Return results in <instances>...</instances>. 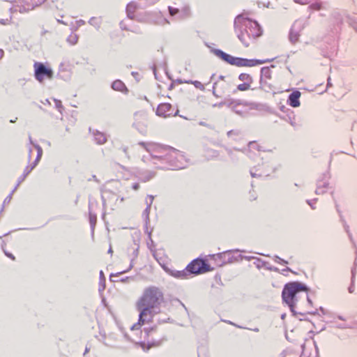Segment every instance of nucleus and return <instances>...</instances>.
Here are the masks:
<instances>
[{
	"label": "nucleus",
	"instance_id": "nucleus-1",
	"mask_svg": "<svg viewBox=\"0 0 357 357\" xmlns=\"http://www.w3.org/2000/svg\"><path fill=\"white\" fill-rule=\"evenodd\" d=\"M235 31L239 40L245 47L250 45V39L255 38L261 34L258 23L243 15H238L234 20Z\"/></svg>",
	"mask_w": 357,
	"mask_h": 357
},
{
	"label": "nucleus",
	"instance_id": "nucleus-2",
	"mask_svg": "<svg viewBox=\"0 0 357 357\" xmlns=\"http://www.w3.org/2000/svg\"><path fill=\"white\" fill-rule=\"evenodd\" d=\"M163 301L162 291L155 287L146 288L137 303V308L141 312L150 311L158 307Z\"/></svg>",
	"mask_w": 357,
	"mask_h": 357
},
{
	"label": "nucleus",
	"instance_id": "nucleus-3",
	"mask_svg": "<svg viewBox=\"0 0 357 357\" xmlns=\"http://www.w3.org/2000/svg\"><path fill=\"white\" fill-rule=\"evenodd\" d=\"M307 291V287L298 282H289L284 285L282 292V301L289 307L291 312H295L301 294Z\"/></svg>",
	"mask_w": 357,
	"mask_h": 357
},
{
	"label": "nucleus",
	"instance_id": "nucleus-4",
	"mask_svg": "<svg viewBox=\"0 0 357 357\" xmlns=\"http://www.w3.org/2000/svg\"><path fill=\"white\" fill-rule=\"evenodd\" d=\"M215 54L226 63L237 67H255L266 63L271 62L273 59H248L233 56L220 50H215Z\"/></svg>",
	"mask_w": 357,
	"mask_h": 357
},
{
	"label": "nucleus",
	"instance_id": "nucleus-5",
	"mask_svg": "<svg viewBox=\"0 0 357 357\" xmlns=\"http://www.w3.org/2000/svg\"><path fill=\"white\" fill-rule=\"evenodd\" d=\"M186 270L190 273L199 275L206 272L212 271L213 268H211L210 265L206 262L205 260L197 258L192 260L187 266Z\"/></svg>",
	"mask_w": 357,
	"mask_h": 357
},
{
	"label": "nucleus",
	"instance_id": "nucleus-6",
	"mask_svg": "<svg viewBox=\"0 0 357 357\" xmlns=\"http://www.w3.org/2000/svg\"><path fill=\"white\" fill-rule=\"evenodd\" d=\"M274 66L272 65L270 67H263L261 69L260 76V88L264 91H269L273 89V84L270 82L273 79V70Z\"/></svg>",
	"mask_w": 357,
	"mask_h": 357
},
{
	"label": "nucleus",
	"instance_id": "nucleus-7",
	"mask_svg": "<svg viewBox=\"0 0 357 357\" xmlns=\"http://www.w3.org/2000/svg\"><path fill=\"white\" fill-rule=\"evenodd\" d=\"M35 68V77L40 82H43L45 78L51 79L53 76V72L51 69L47 68L44 64L41 63H36Z\"/></svg>",
	"mask_w": 357,
	"mask_h": 357
},
{
	"label": "nucleus",
	"instance_id": "nucleus-8",
	"mask_svg": "<svg viewBox=\"0 0 357 357\" xmlns=\"http://www.w3.org/2000/svg\"><path fill=\"white\" fill-rule=\"evenodd\" d=\"M178 113V109L174 108L169 103L160 104L156 110V114L163 118L175 116Z\"/></svg>",
	"mask_w": 357,
	"mask_h": 357
},
{
	"label": "nucleus",
	"instance_id": "nucleus-9",
	"mask_svg": "<svg viewBox=\"0 0 357 357\" xmlns=\"http://www.w3.org/2000/svg\"><path fill=\"white\" fill-rule=\"evenodd\" d=\"M301 93L299 91H294L288 97L287 103L292 107H298L301 105L300 98Z\"/></svg>",
	"mask_w": 357,
	"mask_h": 357
},
{
	"label": "nucleus",
	"instance_id": "nucleus-10",
	"mask_svg": "<svg viewBox=\"0 0 357 357\" xmlns=\"http://www.w3.org/2000/svg\"><path fill=\"white\" fill-rule=\"evenodd\" d=\"M37 156L34 161L24 169V177L27 176L38 165L43 155V150L39 146H36Z\"/></svg>",
	"mask_w": 357,
	"mask_h": 357
},
{
	"label": "nucleus",
	"instance_id": "nucleus-11",
	"mask_svg": "<svg viewBox=\"0 0 357 357\" xmlns=\"http://www.w3.org/2000/svg\"><path fill=\"white\" fill-rule=\"evenodd\" d=\"M137 8L138 5L135 2H130L127 5L126 12L129 18L139 20L136 15Z\"/></svg>",
	"mask_w": 357,
	"mask_h": 357
},
{
	"label": "nucleus",
	"instance_id": "nucleus-12",
	"mask_svg": "<svg viewBox=\"0 0 357 357\" xmlns=\"http://www.w3.org/2000/svg\"><path fill=\"white\" fill-rule=\"evenodd\" d=\"M160 263L162 268L167 272L173 275L175 278H184L185 277V273L184 271H171L168 268L167 266L165 264H162L159 260H158Z\"/></svg>",
	"mask_w": 357,
	"mask_h": 357
},
{
	"label": "nucleus",
	"instance_id": "nucleus-13",
	"mask_svg": "<svg viewBox=\"0 0 357 357\" xmlns=\"http://www.w3.org/2000/svg\"><path fill=\"white\" fill-rule=\"evenodd\" d=\"M225 89V82L223 79H220V80L215 82L213 87V93L216 95H218V93L223 92Z\"/></svg>",
	"mask_w": 357,
	"mask_h": 357
},
{
	"label": "nucleus",
	"instance_id": "nucleus-14",
	"mask_svg": "<svg viewBox=\"0 0 357 357\" xmlns=\"http://www.w3.org/2000/svg\"><path fill=\"white\" fill-rule=\"evenodd\" d=\"M112 87L114 90L123 92L127 90L125 84L121 80H116L112 83Z\"/></svg>",
	"mask_w": 357,
	"mask_h": 357
},
{
	"label": "nucleus",
	"instance_id": "nucleus-15",
	"mask_svg": "<svg viewBox=\"0 0 357 357\" xmlns=\"http://www.w3.org/2000/svg\"><path fill=\"white\" fill-rule=\"evenodd\" d=\"M95 140L98 144H104L107 142L105 135L101 132L96 131L94 132Z\"/></svg>",
	"mask_w": 357,
	"mask_h": 357
},
{
	"label": "nucleus",
	"instance_id": "nucleus-16",
	"mask_svg": "<svg viewBox=\"0 0 357 357\" xmlns=\"http://www.w3.org/2000/svg\"><path fill=\"white\" fill-rule=\"evenodd\" d=\"M238 79L243 82V83H248L250 85H252L253 83V78L248 73H241L238 75Z\"/></svg>",
	"mask_w": 357,
	"mask_h": 357
},
{
	"label": "nucleus",
	"instance_id": "nucleus-17",
	"mask_svg": "<svg viewBox=\"0 0 357 357\" xmlns=\"http://www.w3.org/2000/svg\"><path fill=\"white\" fill-rule=\"evenodd\" d=\"M252 85L248 83H242L237 86V90L240 91H246L250 90Z\"/></svg>",
	"mask_w": 357,
	"mask_h": 357
},
{
	"label": "nucleus",
	"instance_id": "nucleus-18",
	"mask_svg": "<svg viewBox=\"0 0 357 357\" xmlns=\"http://www.w3.org/2000/svg\"><path fill=\"white\" fill-rule=\"evenodd\" d=\"M178 11L179 10H178V8H173V7H171V6L169 7V14L172 16H174V15H176L178 13Z\"/></svg>",
	"mask_w": 357,
	"mask_h": 357
},
{
	"label": "nucleus",
	"instance_id": "nucleus-19",
	"mask_svg": "<svg viewBox=\"0 0 357 357\" xmlns=\"http://www.w3.org/2000/svg\"><path fill=\"white\" fill-rule=\"evenodd\" d=\"M151 315V314H146V313H144V314H140L139 315V325H142L144 324V319L148 316Z\"/></svg>",
	"mask_w": 357,
	"mask_h": 357
},
{
	"label": "nucleus",
	"instance_id": "nucleus-20",
	"mask_svg": "<svg viewBox=\"0 0 357 357\" xmlns=\"http://www.w3.org/2000/svg\"><path fill=\"white\" fill-rule=\"evenodd\" d=\"M56 107L58 108L59 111L60 112V113H62V111L63 109V106L62 105V102L60 100H56Z\"/></svg>",
	"mask_w": 357,
	"mask_h": 357
},
{
	"label": "nucleus",
	"instance_id": "nucleus-21",
	"mask_svg": "<svg viewBox=\"0 0 357 357\" xmlns=\"http://www.w3.org/2000/svg\"><path fill=\"white\" fill-rule=\"evenodd\" d=\"M311 8L313 9V10H319L321 9V5L319 3H313L311 5Z\"/></svg>",
	"mask_w": 357,
	"mask_h": 357
},
{
	"label": "nucleus",
	"instance_id": "nucleus-22",
	"mask_svg": "<svg viewBox=\"0 0 357 357\" xmlns=\"http://www.w3.org/2000/svg\"><path fill=\"white\" fill-rule=\"evenodd\" d=\"M5 254H6V255L8 257L10 258L12 260H15V257L12 254L8 253V252H5Z\"/></svg>",
	"mask_w": 357,
	"mask_h": 357
},
{
	"label": "nucleus",
	"instance_id": "nucleus-23",
	"mask_svg": "<svg viewBox=\"0 0 357 357\" xmlns=\"http://www.w3.org/2000/svg\"><path fill=\"white\" fill-rule=\"evenodd\" d=\"M139 188V183H134L132 185V189L135 190H137Z\"/></svg>",
	"mask_w": 357,
	"mask_h": 357
},
{
	"label": "nucleus",
	"instance_id": "nucleus-24",
	"mask_svg": "<svg viewBox=\"0 0 357 357\" xmlns=\"http://www.w3.org/2000/svg\"><path fill=\"white\" fill-rule=\"evenodd\" d=\"M122 150L125 153H128V148L127 146H123Z\"/></svg>",
	"mask_w": 357,
	"mask_h": 357
},
{
	"label": "nucleus",
	"instance_id": "nucleus-25",
	"mask_svg": "<svg viewBox=\"0 0 357 357\" xmlns=\"http://www.w3.org/2000/svg\"><path fill=\"white\" fill-rule=\"evenodd\" d=\"M3 55V50H0V57H2Z\"/></svg>",
	"mask_w": 357,
	"mask_h": 357
},
{
	"label": "nucleus",
	"instance_id": "nucleus-26",
	"mask_svg": "<svg viewBox=\"0 0 357 357\" xmlns=\"http://www.w3.org/2000/svg\"><path fill=\"white\" fill-rule=\"evenodd\" d=\"M139 144H140L141 146H144V147H145V146H146V144H145V143H144V142L139 143Z\"/></svg>",
	"mask_w": 357,
	"mask_h": 357
},
{
	"label": "nucleus",
	"instance_id": "nucleus-27",
	"mask_svg": "<svg viewBox=\"0 0 357 357\" xmlns=\"http://www.w3.org/2000/svg\"><path fill=\"white\" fill-rule=\"evenodd\" d=\"M282 319H284V314H282Z\"/></svg>",
	"mask_w": 357,
	"mask_h": 357
}]
</instances>
